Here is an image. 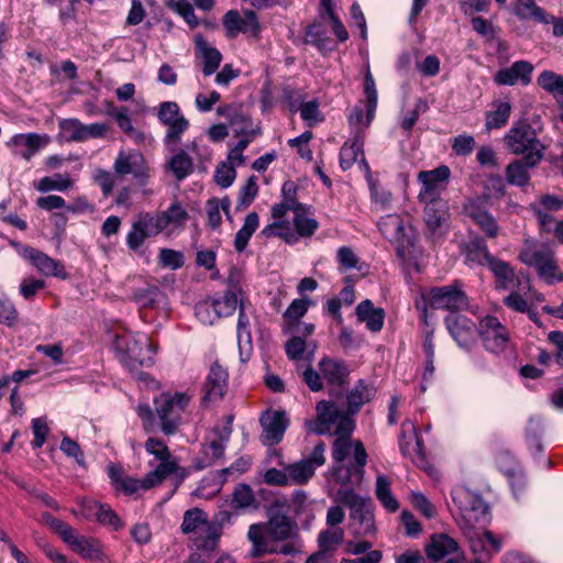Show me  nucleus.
Returning <instances> with one entry per match:
<instances>
[{"instance_id":"nucleus-1","label":"nucleus","mask_w":563,"mask_h":563,"mask_svg":"<svg viewBox=\"0 0 563 563\" xmlns=\"http://www.w3.org/2000/svg\"><path fill=\"white\" fill-rule=\"evenodd\" d=\"M317 416L314 419L305 422L309 432L323 435L335 434L333 442L332 457L335 463H343L352 453L357 468L355 474L361 477L367 462V453L361 441H352L351 434L354 430V421L342 413L334 402L321 400L316 406Z\"/></svg>"},{"instance_id":"nucleus-2","label":"nucleus","mask_w":563,"mask_h":563,"mask_svg":"<svg viewBox=\"0 0 563 563\" xmlns=\"http://www.w3.org/2000/svg\"><path fill=\"white\" fill-rule=\"evenodd\" d=\"M247 537L252 543L251 554L253 556L268 553L288 555L299 549L295 523L285 515L272 514L266 523L251 525Z\"/></svg>"},{"instance_id":"nucleus-3","label":"nucleus","mask_w":563,"mask_h":563,"mask_svg":"<svg viewBox=\"0 0 563 563\" xmlns=\"http://www.w3.org/2000/svg\"><path fill=\"white\" fill-rule=\"evenodd\" d=\"M112 347L119 361L126 367L151 366L154 363L156 347L144 333H132L126 330L117 333Z\"/></svg>"},{"instance_id":"nucleus-4","label":"nucleus","mask_w":563,"mask_h":563,"mask_svg":"<svg viewBox=\"0 0 563 563\" xmlns=\"http://www.w3.org/2000/svg\"><path fill=\"white\" fill-rule=\"evenodd\" d=\"M245 303V294L238 283L229 279L228 288L220 295L207 298L195 307L198 320L207 325H212L220 318H228Z\"/></svg>"},{"instance_id":"nucleus-5","label":"nucleus","mask_w":563,"mask_h":563,"mask_svg":"<svg viewBox=\"0 0 563 563\" xmlns=\"http://www.w3.org/2000/svg\"><path fill=\"white\" fill-rule=\"evenodd\" d=\"M180 528L195 547V552L214 551L222 533L221 527L209 521L207 514L199 508L185 511Z\"/></svg>"},{"instance_id":"nucleus-6","label":"nucleus","mask_w":563,"mask_h":563,"mask_svg":"<svg viewBox=\"0 0 563 563\" xmlns=\"http://www.w3.org/2000/svg\"><path fill=\"white\" fill-rule=\"evenodd\" d=\"M318 228L319 223L311 208L300 203L294 213L292 225L289 221H275L266 225L262 234L278 236L288 244H295L300 238H311Z\"/></svg>"},{"instance_id":"nucleus-7","label":"nucleus","mask_w":563,"mask_h":563,"mask_svg":"<svg viewBox=\"0 0 563 563\" xmlns=\"http://www.w3.org/2000/svg\"><path fill=\"white\" fill-rule=\"evenodd\" d=\"M519 260L527 266L534 267L540 278L549 285L563 280V273L556 264L554 251L544 243L526 241L519 253Z\"/></svg>"},{"instance_id":"nucleus-8","label":"nucleus","mask_w":563,"mask_h":563,"mask_svg":"<svg viewBox=\"0 0 563 563\" xmlns=\"http://www.w3.org/2000/svg\"><path fill=\"white\" fill-rule=\"evenodd\" d=\"M504 143L512 154H525L530 167H536L543 158L545 146L538 140L534 129L526 122L515 123L505 134Z\"/></svg>"},{"instance_id":"nucleus-9","label":"nucleus","mask_w":563,"mask_h":563,"mask_svg":"<svg viewBox=\"0 0 563 563\" xmlns=\"http://www.w3.org/2000/svg\"><path fill=\"white\" fill-rule=\"evenodd\" d=\"M451 495L460 511L459 523L462 529L485 526L489 521L488 507L478 495L463 486L455 487Z\"/></svg>"},{"instance_id":"nucleus-10","label":"nucleus","mask_w":563,"mask_h":563,"mask_svg":"<svg viewBox=\"0 0 563 563\" xmlns=\"http://www.w3.org/2000/svg\"><path fill=\"white\" fill-rule=\"evenodd\" d=\"M336 499L350 508L351 527L355 534L367 536L374 531V514L369 497L357 495L350 488H340Z\"/></svg>"},{"instance_id":"nucleus-11","label":"nucleus","mask_w":563,"mask_h":563,"mask_svg":"<svg viewBox=\"0 0 563 563\" xmlns=\"http://www.w3.org/2000/svg\"><path fill=\"white\" fill-rule=\"evenodd\" d=\"M190 399L191 396L187 393H162L155 398V410L165 434H174L177 431Z\"/></svg>"},{"instance_id":"nucleus-12","label":"nucleus","mask_w":563,"mask_h":563,"mask_svg":"<svg viewBox=\"0 0 563 563\" xmlns=\"http://www.w3.org/2000/svg\"><path fill=\"white\" fill-rule=\"evenodd\" d=\"M158 473L159 471H151L140 479L132 476H124L122 468L114 464L108 467V475L115 490L133 497H140L145 492L159 486L163 481L158 478Z\"/></svg>"},{"instance_id":"nucleus-13","label":"nucleus","mask_w":563,"mask_h":563,"mask_svg":"<svg viewBox=\"0 0 563 563\" xmlns=\"http://www.w3.org/2000/svg\"><path fill=\"white\" fill-rule=\"evenodd\" d=\"M421 298L424 306L432 309H446L452 312L463 310L468 305L467 297L459 283L430 288L421 292Z\"/></svg>"},{"instance_id":"nucleus-14","label":"nucleus","mask_w":563,"mask_h":563,"mask_svg":"<svg viewBox=\"0 0 563 563\" xmlns=\"http://www.w3.org/2000/svg\"><path fill=\"white\" fill-rule=\"evenodd\" d=\"M324 452L325 445L319 442L308 457L287 464L286 471L289 485L307 484L314 475L316 470L324 464Z\"/></svg>"},{"instance_id":"nucleus-15","label":"nucleus","mask_w":563,"mask_h":563,"mask_svg":"<svg viewBox=\"0 0 563 563\" xmlns=\"http://www.w3.org/2000/svg\"><path fill=\"white\" fill-rule=\"evenodd\" d=\"M478 334L484 347L490 353H501L510 342L507 328L493 316H486L479 321Z\"/></svg>"},{"instance_id":"nucleus-16","label":"nucleus","mask_w":563,"mask_h":563,"mask_svg":"<svg viewBox=\"0 0 563 563\" xmlns=\"http://www.w3.org/2000/svg\"><path fill=\"white\" fill-rule=\"evenodd\" d=\"M377 227L385 239L399 251L412 245V227L401 216L391 213L382 217Z\"/></svg>"},{"instance_id":"nucleus-17","label":"nucleus","mask_w":563,"mask_h":563,"mask_svg":"<svg viewBox=\"0 0 563 563\" xmlns=\"http://www.w3.org/2000/svg\"><path fill=\"white\" fill-rule=\"evenodd\" d=\"M49 143V135L29 132L12 135L5 142V146L11 151L13 156L23 158L24 161L29 162L41 151H43Z\"/></svg>"},{"instance_id":"nucleus-18","label":"nucleus","mask_w":563,"mask_h":563,"mask_svg":"<svg viewBox=\"0 0 563 563\" xmlns=\"http://www.w3.org/2000/svg\"><path fill=\"white\" fill-rule=\"evenodd\" d=\"M450 174V168L444 165L432 170L420 172L418 174V181L421 184L418 195L419 200L421 202L444 201L441 194L446 186Z\"/></svg>"},{"instance_id":"nucleus-19","label":"nucleus","mask_w":563,"mask_h":563,"mask_svg":"<svg viewBox=\"0 0 563 563\" xmlns=\"http://www.w3.org/2000/svg\"><path fill=\"white\" fill-rule=\"evenodd\" d=\"M163 230L156 213L142 212L132 222L126 234V245L130 250H139L148 238L158 235Z\"/></svg>"},{"instance_id":"nucleus-20","label":"nucleus","mask_w":563,"mask_h":563,"mask_svg":"<svg viewBox=\"0 0 563 563\" xmlns=\"http://www.w3.org/2000/svg\"><path fill=\"white\" fill-rule=\"evenodd\" d=\"M158 119L168 129L165 135L167 144L178 143L181 135L189 126L188 120L180 113V109L176 102L165 101L161 103L158 110Z\"/></svg>"},{"instance_id":"nucleus-21","label":"nucleus","mask_w":563,"mask_h":563,"mask_svg":"<svg viewBox=\"0 0 563 563\" xmlns=\"http://www.w3.org/2000/svg\"><path fill=\"white\" fill-rule=\"evenodd\" d=\"M145 450L159 462L153 471H159L158 478L161 481L164 482L173 474H179L181 477L185 475L184 470L178 465V461L172 456L167 445L163 441L150 438L145 442Z\"/></svg>"},{"instance_id":"nucleus-22","label":"nucleus","mask_w":563,"mask_h":563,"mask_svg":"<svg viewBox=\"0 0 563 563\" xmlns=\"http://www.w3.org/2000/svg\"><path fill=\"white\" fill-rule=\"evenodd\" d=\"M21 255L45 277H56L59 279L68 277L65 266L60 261L48 256L37 249L26 246L22 250Z\"/></svg>"},{"instance_id":"nucleus-23","label":"nucleus","mask_w":563,"mask_h":563,"mask_svg":"<svg viewBox=\"0 0 563 563\" xmlns=\"http://www.w3.org/2000/svg\"><path fill=\"white\" fill-rule=\"evenodd\" d=\"M223 25L229 37H235L239 33L257 37L261 29L256 13L251 10L243 14L235 10L228 11L223 18Z\"/></svg>"},{"instance_id":"nucleus-24","label":"nucleus","mask_w":563,"mask_h":563,"mask_svg":"<svg viewBox=\"0 0 563 563\" xmlns=\"http://www.w3.org/2000/svg\"><path fill=\"white\" fill-rule=\"evenodd\" d=\"M534 66L529 60H517L508 67L498 69L493 80L498 86H528L532 81Z\"/></svg>"},{"instance_id":"nucleus-25","label":"nucleus","mask_w":563,"mask_h":563,"mask_svg":"<svg viewBox=\"0 0 563 563\" xmlns=\"http://www.w3.org/2000/svg\"><path fill=\"white\" fill-rule=\"evenodd\" d=\"M424 222L433 239L441 238L449 230V206L446 201L423 202Z\"/></svg>"},{"instance_id":"nucleus-26","label":"nucleus","mask_w":563,"mask_h":563,"mask_svg":"<svg viewBox=\"0 0 563 563\" xmlns=\"http://www.w3.org/2000/svg\"><path fill=\"white\" fill-rule=\"evenodd\" d=\"M113 168L118 175L132 174L141 181L150 177L144 156L135 150L120 151L114 161Z\"/></svg>"},{"instance_id":"nucleus-27","label":"nucleus","mask_w":563,"mask_h":563,"mask_svg":"<svg viewBox=\"0 0 563 563\" xmlns=\"http://www.w3.org/2000/svg\"><path fill=\"white\" fill-rule=\"evenodd\" d=\"M261 424L263 427L262 442L265 445H274L283 439L289 421L284 411H266L261 417Z\"/></svg>"},{"instance_id":"nucleus-28","label":"nucleus","mask_w":563,"mask_h":563,"mask_svg":"<svg viewBox=\"0 0 563 563\" xmlns=\"http://www.w3.org/2000/svg\"><path fill=\"white\" fill-rule=\"evenodd\" d=\"M67 544L81 558L97 563H107L108 555L101 542L91 537L74 533Z\"/></svg>"},{"instance_id":"nucleus-29","label":"nucleus","mask_w":563,"mask_h":563,"mask_svg":"<svg viewBox=\"0 0 563 563\" xmlns=\"http://www.w3.org/2000/svg\"><path fill=\"white\" fill-rule=\"evenodd\" d=\"M464 213L473 220L488 238L497 236L498 225L494 217L487 211L485 201L479 199L470 200L464 206Z\"/></svg>"},{"instance_id":"nucleus-30","label":"nucleus","mask_w":563,"mask_h":563,"mask_svg":"<svg viewBox=\"0 0 563 563\" xmlns=\"http://www.w3.org/2000/svg\"><path fill=\"white\" fill-rule=\"evenodd\" d=\"M363 144V135L358 132L343 144L340 151V166L343 170L350 169L355 163L360 162L366 174L371 172L364 157Z\"/></svg>"},{"instance_id":"nucleus-31","label":"nucleus","mask_w":563,"mask_h":563,"mask_svg":"<svg viewBox=\"0 0 563 563\" xmlns=\"http://www.w3.org/2000/svg\"><path fill=\"white\" fill-rule=\"evenodd\" d=\"M472 529H464L470 541L471 550L479 558L490 556L501 550V539L496 538L490 531L485 530L481 533Z\"/></svg>"},{"instance_id":"nucleus-32","label":"nucleus","mask_w":563,"mask_h":563,"mask_svg":"<svg viewBox=\"0 0 563 563\" xmlns=\"http://www.w3.org/2000/svg\"><path fill=\"white\" fill-rule=\"evenodd\" d=\"M445 324L450 334L460 346L466 347L473 341L475 324L467 317L451 312L445 318Z\"/></svg>"},{"instance_id":"nucleus-33","label":"nucleus","mask_w":563,"mask_h":563,"mask_svg":"<svg viewBox=\"0 0 563 563\" xmlns=\"http://www.w3.org/2000/svg\"><path fill=\"white\" fill-rule=\"evenodd\" d=\"M194 42L197 49V55L202 59L203 67L202 73L205 76H211L216 73L222 62V54L210 43L201 34H196L194 36Z\"/></svg>"},{"instance_id":"nucleus-34","label":"nucleus","mask_w":563,"mask_h":563,"mask_svg":"<svg viewBox=\"0 0 563 563\" xmlns=\"http://www.w3.org/2000/svg\"><path fill=\"white\" fill-rule=\"evenodd\" d=\"M510 10L521 21L533 20L542 24H550L553 15L539 7L534 0H516L511 3Z\"/></svg>"},{"instance_id":"nucleus-35","label":"nucleus","mask_w":563,"mask_h":563,"mask_svg":"<svg viewBox=\"0 0 563 563\" xmlns=\"http://www.w3.org/2000/svg\"><path fill=\"white\" fill-rule=\"evenodd\" d=\"M231 421V418H229L227 424L214 427L209 433L205 446V454L208 457L214 461L222 457L225 444L229 441L232 432Z\"/></svg>"},{"instance_id":"nucleus-36","label":"nucleus","mask_w":563,"mask_h":563,"mask_svg":"<svg viewBox=\"0 0 563 563\" xmlns=\"http://www.w3.org/2000/svg\"><path fill=\"white\" fill-rule=\"evenodd\" d=\"M156 216L163 230L168 228H172L173 230H183L189 219L187 210L177 199L174 200L166 210L157 212Z\"/></svg>"},{"instance_id":"nucleus-37","label":"nucleus","mask_w":563,"mask_h":563,"mask_svg":"<svg viewBox=\"0 0 563 563\" xmlns=\"http://www.w3.org/2000/svg\"><path fill=\"white\" fill-rule=\"evenodd\" d=\"M227 379L225 369L218 364L212 365L205 385L206 399L210 401L221 399L225 393Z\"/></svg>"},{"instance_id":"nucleus-38","label":"nucleus","mask_w":563,"mask_h":563,"mask_svg":"<svg viewBox=\"0 0 563 563\" xmlns=\"http://www.w3.org/2000/svg\"><path fill=\"white\" fill-rule=\"evenodd\" d=\"M511 103L509 100H495L492 109L485 113V128L488 131L504 128L511 114Z\"/></svg>"},{"instance_id":"nucleus-39","label":"nucleus","mask_w":563,"mask_h":563,"mask_svg":"<svg viewBox=\"0 0 563 563\" xmlns=\"http://www.w3.org/2000/svg\"><path fill=\"white\" fill-rule=\"evenodd\" d=\"M400 451L402 455L412 457L422 452L421 440L419 438L416 426L406 420L401 424V437L399 440Z\"/></svg>"},{"instance_id":"nucleus-40","label":"nucleus","mask_w":563,"mask_h":563,"mask_svg":"<svg viewBox=\"0 0 563 563\" xmlns=\"http://www.w3.org/2000/svg\"><path fill=\"white\" fill-rule=\"evenodd\" d=\"M459 550L457 542L446 534H433L426 547L427 555L433 561H440L444 556Z\"/></svg>"},{"instance_id":"nucleus-41","label":"nucleus","mask_w":563,"mask_h":563,"mask_svg":"<svg viewBox=\"0 0 563 563\" xmlns=\"http://www.w3.org/2000/svg\"><path fill=\"white\" fill-rule=\"evenodd\" d=\"M75 186V179L67 173H55L34 183V188L40 192L68 191Z\"/></svg>"},{"instance_id":"nucleus-42","label":"nucleus","mask_w":563,"mask_h":563,"mask_svg":"<svg viewBox=\"0 0 563 563\" xmlns=\"http://www.w3.org/2000/svg\"><path fill=\"white\" fill-rule=\"evenodd\" d=\"M319 371L329 385L341 386L347 377L345 365L336 360L324 357L319 363Z\"/></svg>"},{"instance_id":"nucleus-43","label":"nucleus","mask_w":563,"mask_h":563,"mask_svg":"<svg viewBox=\"0 0 563 563\" xmlns=\"http://www.w3.org/2000/svg\"><path fill=\"white\" fill-rule=\"evenodd\" d=\"M356 314L360 321L365 322L367 329L377 332L383 328L384 311L375 308L371 300L366 299L356 307Z\"/></svg>"},{"instance_id":"nucleus-44","label":"nucleus","mask_w":563,"mask_h":563,"mask_svg":"<svg viewBox=\"0 0 563 563\" xmlns=\"http://www.w3.org/2000/svg\"><path fill=\"white\" fill-rule=\"evenodd\" d=\"M537 85L554 98H563V75L553 70H542L537 77Z\"/></svg>"},{"instance_id":"nucleus-45","label":"nucleus","mask_w":563,"mask_h":563,"mask_svg":"<svg viewBox=\"0 0 563 563\" xmlns=\"http://www.w3.org/2000/svg\"><path fill=\"white\" fill-rule=\"evenodd\" d=\"M375 494L387 511L395 512L399 509V503L391 493V483L384 475L376 477Z\"/></svg>"},{"instance_id":"nucleus-46","label":"nucleus","mask_w":563,"mask_h":563,"mask_svg":"<svg viewBox=\"0 0 563 563\" xmlns=\"http://www.w3.org/2000/svg\"><path fill=\"white\" fill-rule=\"evenodd\" d=\"M260 218L256 212H251L245 217L242 228L234 238V247L238 252H243L249 244L253 233L258 229Z\"/></svg>"},{"instance_id":"nucleus-47","label":"nucleus","mask_w":563,"mask_h":563,"mask_svg":"<svg viewBox=\"0 0 563 563\" xmlns=\"http://www.w3.org/2000/svg\"><path fill=\"white\" fill-rule=\"evenodd\" d=\"M529 168L531 167L526 163V157L511 162L505 170L507 181L518 187L528 185L530 180Z\"/></svg>"},{"instance_id":"nucleus-48","label":"nucleus","mask_w":563,"mask_h":563,"mask_svg":"<svg viewBox=\"0 0 563 563\" xmlns=\"http://www.w3.org/2000/svg\"><path fill=\"white\" fill-rule=\"evenodd\" d=\"M364 95L366 98V123L365 125H369L372 120L375 117V111L377 108V90L374 77L369 70V66L366 67L365 77H364Z\"/></svg>"},{"instance_id":"nucleus-49","label":"nucleus","mask_w":563,"mask_h":563,"mask_svg":"<svg viewBox=\"0 0 563 563\" xmlns=\"http://www.w3.org/2000/svg\"><path fill=\"white\" fill-rule=\"evenodd\" d=\"M488 267L497 279V288L509 289L514 286L516 279L515 272L507 262L494 257Z\"/></svg>"},{"instance_id":"nucleus-50","label":"nucleus","mask_w":563,"mask_h":563,"mask_svg":"<svg viewBox=\"0 0 563 563\" xmlns=\"http://www.w3.org/2000/svg\"><path fill=\"white\" fill-rule=\"evenodd\" d=\"M493 258L494 256L489 253L487 244L483 239H475L468 243L466 247L467 262L488 266Z\"/></svg>"},{"instance_id":"nucleus-51","label":"nucleus","mask_w":563,"mask_h":563,"mask_svg":"<svg viewBox=\"0 0 563 563\" xmlns=\"http://www.w3.org/2000/svg\"><path fill=\"white\" fill-rule=\"evenodd\" d=\"M523 282L517 278V289H514L503 300L504 305L512 311L525 313L531 306L526 289L522 290Z\"/></svg>"},{"instance_id":"nucleus-52","label":"nucleus","mask_w":563,"mask_h":563,"mask_svg":"<svg viewBox=\"0 0 563 563\" xmlns=\"http://www.w3.org/2000/svg\"><path fill=\"white\" fill-rule=\"evenodd\" d=\"M375 390L372 386L366 385L363 380L357 383L353 390L347 395L349 409L353 412L357 411L361 406L369 401Z\"/></svg>"},{"instance_id":"nucleus-53","label":"nucleus","mask_w":563,"mask_h":563,"mask_svg":"<svg viewBox=\"0 0 563 563\" xmlns=\"http://www.w3.org/2000/svg\"><path fill=\"white\" fill-rule=\"evenodd\" d=\"M58 126L59 135L66 142H84V123L78 119H63Z\"/></svg>"},{"instance_id":"nucleus-54","label":"nucleus","mask_w":563,"mask_h":563,"mask_svg":"<svg viewBox=\"0 0 563 563\" xmlns=\"http://www.w3.org/2000/svg\"><path fill=\"white\" fill-rule=\"evenodd\" d=\"M366 180L368 183L373 203H375V206L380 210L386 209L391 202L390 191L383 188L376 180H374L371 172L366 174Z\"/></svg>"},{"instance_id":"nucleus-55","label":"nucleus","mask_w":563,"mask_h":563,"mask_svg":"<svg viewBox=\"0 0 563 563\" xmlns=\"http://www.w3.org/2000/svg\"><path fill=\"white\" fill-rule=\"evenodd\" d=\"M168 167L175 177L181 180L192 172V161L185 152L180 151L170 158Z\"/></svg>"},{"instance_id":"nucleus-56","label":"nucleus","mask_w":563,"mask_h":563,"mask_svg":"<svg viewBox=\"0 0 563 563\" xmlns=\"http://www.w3.org/2000/svg\"><path fill=\"white\" fill-rule=\"evenodd\" d=\"M298 110L301 119L310 128L323 121V117L319 110V102L316 99L306 102L302 101L299 104Z\"/></svg>"},{"instance_id":"nucleus-57","label":"nucleus","mask_w":563,"mask_h":563,"mask_svg":"<svg viewBox=\"0 0 563 563\" xmlns=\"http://www.w3.org/2000/svg\"><path fill=\"white\" fill-rule=\"evenodd\" d=\"M356 468H357V465L355 467H351V466H345L343 463H336V465H334L332 467L331 474H332V477L335 483H338L342 486H346L350 483H354V481L361 482L363 475L361 477H358L355 474ZM342 488H345V487H342Z\"/></svg>"},{"instance_id":"nucleus-58","label":"nucleus","mask_w":563,"mask_h":563,"mask_svg":"<svg viewBox=\"0 0 563 563\" xmlns=\"http://www.w3.org/2000/svg\"><path fill=\"white\" fill-rule=\"evenodd\" d=\"M167 7L181 15L190 27H197L200 24L192 5L186 0H169Z\"/></svg>"},{"instance_id":"nucleus-59","label":"nucleus","mask_w":563,"mask_h":563,"mask_svg":"<svg viewBox=\"0 0 563 563\" xmlns=\"http://www.w3.org/2000/svg\"><path fill=\"white\" fill-rule=\"evenodd\" d=\"M336 260L340 271H349L353 268L361 269L360 258L355 252L349 246H341L336 252Z\"/></svg>"},{"instance_id":"nucleus-60","label":"nucleus","mask_w":563,"mask_h":563,"mask_svg":"<svg viewBox=\"0 0 563 563\" xmlns=\"http://www.w3.org/2000/svg\"><path fill=\"white\" fill-rule=\"evenodd\" d=\"M258 192V186L256 183V177L251 176L245 185L240 190L239 201H238V209H245L249 207L252 201L255 199L256 195Z\"/></svg>"},{"instance_id":"nucleus-61","label":"nucleus","mask_w":563,"mask_h":563,"mask_svg":"<svg viewBox=\"0 0 563 563\" xmlns=\"http://www.w3.org/2000/svg\"><path fill=\"white\" fill-rule=\"evenodd\" d=\"M312 139V133L306 131L295 139L288 141V145L296 148L301 158L312 161V151L309 147V142Z\"/></svg>"},{"instance_id":"nucleus-62","label":"nucleus","mask_w":563,"mask_h":563,"mask_svg":"<svg viewBox=\"0 0 563 563\" xmlns=\"http://www.w3.org/2000/svg\"><path fill=\"white\" fill-rule=\"evenodd\" d=\"M254 503V494L249 485L241 484L232 494V505L235 508H247Z\"/></svg>"},{"instance_id":"nucleus-63","label":"nucleus","mask_w":563,"mask_h":563,"mask_svg":"<svg viewBox=\"0 0 563 563\" xmlns=\"http://www.w3.org/2000/svg\"><path fill=\"white\" fill-rule=\"evenodd\" d=\"M159 263L162 266L178 269L184 266L185 257L180 251H175L172 249H162L159 252Z\"/></svg>"},{"instance_id":"nucleus-64","label":"nucleus","mask_w":563,"mask_h":563,"mask_svg":"<svg viewBox=\"0 0 563 563\" xmlns=\"http://www.w3.org/2000/svg\"><path fill=\"white\" fill-rule=\"evenodd\" d=\"M412 506L419 510L424 517L433 518L437 514L435 507L420 492H412L410 495Z\"/></svg>"}]
</instances>
